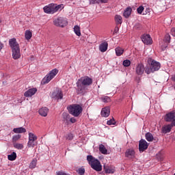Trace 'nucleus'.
<instances>
[{
    "label": "nucleus",
    "instance_id": "nucleus-48",
    "mask_svg": "<svg viewBox=\"0 0 175 175\" xmlns=\"http://www.w3.org/2000/svg\"><path fill=\"white\" fill-rule=\"evenodd\" d=\"M3 49V44L0 42V53L2 51Z\"/></svg>",
    "mask_w": 175,
    "mask_h": 175
},
{
    "label": "nucleus",
    "instance_id": "nucleus-4",
    "mask_svg": "<svg viewBox=\"0 0 175 175\" xmlns=\"http://www.w3.org/2000/svg\"><path fill=\"white\" fill-rule=\"evenodd\" d=\"M44 13H47V14H54V13H57V12H61L62 9H64V4H54L51 3L49 5H46L44 7Z\"/></svg>",
    "mask_w": 175,
    "mask_h": 175
},
{
    "label": "nucleus",
    "instance_id": "nucleus-24",
    "mask_svg": "<svg viewBox=\"0 0 175 175\" xmlns=\"http://www.w3.org/2000/svg\"><path fill=\"white\" fill-rule=\"evenodd\" d=\"M13 132H14V133H25V132H27V129L24 127H18L14 129Z\"/></svg>",
    "mask_w": 175,
    "mask_h": 175
},
{
    "label": "nucleus",
    "instance_id": "nucleus-2",
    "mask_svg": "<svg viewBox=\"0 0 175 175\" xmlns=\"http://www.w3.org/2000/svg\"><path fill=\"white\" fill-rule=\"evenodd\" d=\"M9 46L12 50L13 59H20L21 58V51L20 50V44L17 42L16 38L9 40Z\"/></svg>",
    "mask_w": 175,
    "mask_h": 175
},
{
    "label": "nucleus",
    "instance_id": "nucleus-34",
    "mask_svg": "<svg viewBox=\"0 0 175 175\" xmlns=\"http://www.w3.org/2000/svg\"><path fill=\"white\" fill-rule=\"evenodd\" d=\"M21 139V135L17 134L12 137V142L13 143H16V142H18Z\"/></svg>",
    "mask_w": 175,
    "mask_h": 175
},
{
    "label": "nucleus",
    "instance_id": "nucleus-39",
    "mask_svg": "<svg viewBox=\"0 0 175 175\" xmlns=\"http://www.w3.org/2000/svg\"><path fill=\"white\" fill-rule=\"evenodd\" d=\"M123 66L126 68H128V66H131V60L126 59L123 61Z\"/></svg>",
    "mask_w": 175,
    "mask_h": 175
},
{
    "label": "nucleus",
    "instance_id": "nucleus-26",
    "mask_svg": "<svg viewBox=\"0 0 175 175\" xmlns=\"http://www.w3.org/2000/svg\"><path fill=\"white\" fill-rule=\"evenodd\" d=\"M98 150L101 154H104V155H107V149H106V147H105V145L100 144Z\"/></svg>",
    "mask_w": 175,
    "mask_h": 175
},
{
    "label": "nucleus",
    "instance_id": "nucleus-25",
    "mask_svg": "<svg viewBox=\"0 0 175 175\" xmlns=\"http://www.w3.org/2000/svg\"><path fill=\"white\" fill-rule=\"evenodd\" d=\"M115 51H116V54L117 55V57H120L121 55H122V54H124V49L118 46L115 49Z\"/></svg>",
    "mask_w": 175,
    "mask_h": 175
},
{
    "label": "nucleus",
    "instance_id": "nucleus-46",
    "mask_svg": "<svg viewBox=\"0 0 175 175\" xmlns=\"http://www.w3.org/2000/svg\"><path fill=\"white\" fill-rule=\"evenodd\" d=\"M171 34L172 36H175V27L171 29Z\"/></svg>",
    "mask_w": 175,
    "mask_h": 175
},
{
    "label": "nucleus",
    "instance_id": "nucleus-13",
    "mask_svg": "<svg viewBox=\"0 0 175 175\" xmlns=\"http://www.w3.org/2000/svg\"><path fill=\"white\" fill-rule=\"evenodd\" d=\"M175 119V112H170L167 113L165 117L164 120L166 122H172Z\"/></svg>",
    "mask_w": 175,
    "mask_h": 175
},
{
    "label": "nucleus",
    "instance_id": "nucleus-41",
    "mask_svg": "<svg viewBox=\"0 0 175 175\" xmlns=\"http://www.w3.org/2000/svg\"><path fill=\"white\" fill-rule=\"evenodd\" d=\"M62 117L64 120H66V121H68L70 118V116L66 113H62Z\"/></svg>",
    "mask_w": 175,
    "mask_h": 175
},
{
    "label": "nucleus",
    "instance_id": "nucleus-16",
    "mask_svg": "<svg viewBox=\"0 0 175 175\" xmlns=\"http://www.w3.org/2000/svg\"><path fill=\"white\" fill-rule=\"evenodd\" d=\"M103 169H104L105 173H107L108 174H113V173H114V172H116V167H114L111 165L109 166V165H104Z\"/></svg>",
    "mask_w": 175,
    "mask_h": 175
},
{
    "label": "nucleus",
    "instance_id": "nucleus-1",
    "mask_svg": "<svg viewBox=\"0 0 175 175\" xmlns=\"http://www.w3.org/2000/svg\"><path fill=\"white\" fill-rule=\"evenodd\" d=\"M92 78L88 76L82 77L79 79L76 83L77 94L84 95L87 92V87L92 85Z\"/></svg>",
    "mask_w": 175,
    "mask_h": 175
},
{
    "label": "nucleus",
    "instance_id": "nucleus-23",
    "mask_svg": "<svg viewBox=\"0 0 175 175\" xmlns=\"http://www.w3.org/2000/svg\"><path fill=\"white\" fill-rule=\"evenodd\" d=\"M114 20L116 25L122 24V16L121 15H115Z\"/></svg>",
    "mask_w": 175,
    "mask_h": 175
},
{
    "label": "nucleus",
    "instance_id": "nucleus-21",
    "mask_svg": "<svg viewBox=\"0 0 175 175\" xmlns=\"http://www.w3.org/2000/svg\"><path fill=\"white\" fill-rule=\"evenodd\" d=\"M107 47H109V44H107V42H104L99 45V50L101 53H105L107 51Z\"/></svg>",
    "mask_w": 175,
    "mask_h": 175
},
{
    "label": "nucleus",
    "instance_id": "nucleus-14",
    "mask_svg": "<svg viewBox=\"0 0 175 175\" xmlns=\"http://www.w3.org/2000/svg\"><path fill=\"white\" fill-rule=\"evenodd\" d=\"M170 39H171L170 34L167 33L165 36V38H164V40H163L164 43H166V44H165V45L161 46V49L163 50V51H165V50H166L168 44L170 43Z\"/></svg>",
    "mask_w": 175,
    "mask_h": 175
},
{
    "label": "nucleus",
    "instance_id": "nucleus-20",
    "mask_svg": "<svg viewBox=\"0 0 175 175\" xmlns=\"http://www.w3.org/2000/svg\"><path fill=\"white\" fill-rule=\"evenodd\" d=\"M131 14H132V8L131 7H127L123 13V16L124 18H129L131 16Z\"/></svg>",
    "mask_w": 175,
    "mask_h": 175
},
{
    "label": "nucleus",
    "instance_id": "nucleus-31",
    "mask_svg": "<svg viewBox=\"0 0 175 175\" xmlns=\"http://www.w3.org/2000/svg\"><path fill=\"white\" fill-rule=\"evenodd\" d=\"M145 136L148 142H152L154 140V136L150 133H147Z\"/></svg>",
    "mask_w": 175,
    "mask_h": 175
},
{
    "label": "nucleus",
    "instance_id": "nucleus-30",
    "mask_svg": "<svg viewBox=\"0 0 175 175\" xmlns=\"http://www.w3.org/2000/svg\"><path fill=\"white\" fill-rule=\"evenodd\" d=\"M29 140L36 142L38 140V136L33 134V133H29Z\"/></svg>",
    "mask_w": 175,
    "mask_h": 175
},
{
    "label": "nucleus",
    "instance_id": "nucleus-9",
    "mask_svg": "<svg viewBox=\"0 0 175 175\" xmlns=\"http://www.w3.org/2000/svg\"><path fill=\"white\" fill-rule=\"evenodd\" d=\"M150 144H148L146 139H142L139 141V152H144L147 148H148V146Z\"/></svg>",
    "mask_w": 175,
    "mask_h": 175
},
{
    "label": "nucleus",
    "instance_id": "nucleus-51",
    "mask_svg": "<svg viewBox=\"0 0 175 175\" xmlns=\"http://www.w3.org/2000/svg\"><path fill=\"white\" fill-rule=\"evenodd\" d=\"M136 27L137 28H142V25H140V24H137Z\"/></svg>",
    "mask_w": 175,
    "mask_h": 175
},
{
    "label": "nucleus",
    "instance_id": "nucleus-50",
    "mask_svg": "<svg viewBox=\"0 0 175 175\" xmlns=\"http://www.w3.org/2000/svg\"><path fill=\"white\" fill-rule=\"evenodd\" d=\"M171 125H172V127L175 126V119H174V120H172Z\"/></svg>",
    "mask_w": 175,
    "mask_h": 175
},
{
    "label": "nucleus",
    "instance_id": "nucleus-53",
    "mask_svg": "<svg viewBox=\"0 0 175 175\" xmlns=\"http://www.w3.org/2000/svg\"><path fill=\"white\" fill-rule=\"evenodd\" d=\"M1 23H2V21H1V19H0V24H1Z\"/></svg>",
    "mask_w": 175,
    "mask_h": 175
},
{
    "label": "nucleus",
    "instance_id": "nucleus-12",
    "mask_svg": "<svg viewBox=\"0 0 175 175\" xmlns=\"http://www.w3.org/2000/svg\"><path fill=\"white\" fill-rule=\"evenodd\" d=\"M142 40L144 44H152V38L150 34H144L142 37Z\"/></svg>",
    "mask_w": 175,
    "mask_h": 175
},
{
    "label": "nucleus",
    "instance_id": "nucleus-44",
    "mask_svg": "<svg viewBox=\"0 0 175 175\" xmlns=\"http://www.w3.org/2000/svg\"><path fill=\"white\" fill-rule=\"evenodd\" d=\"M77 120H76V118H70V122L72 123V124H75V122H76Z\"/></svg>",
    "mask_w": 175,
    "mask_h": 175
},
{
    "label": "nucleus",
    "instance_id": "nucleus-32",
    "mask_svg": "<svg viewBox=\"0 0 175 175\" xmlns=\"http://www.w3.org/2000/svg\"><path fill=\"white\" fill-rule=\"evenodd\" d=\"M74 31H75V33H76L77 36H81V32L80 31V27H79L78 25L75 26Z\"/></svg>",
    "mask_w": 175,
    "mask_h": 175
},
{
    "label": "nucleus",
    "instance_id": "nucleus-10",
    "mask_svg": "<svg viewBox=\"0 0 175 175\" xmlns=\"http://www.w3.org/2000/svg\"><path fill=\"white\" fill-rule=\"evenodd\" d=\"M51 98L53 99H56L57 100H59L64 98V94L62 93V90L57 89L55 90L52 94Z\"/></svg>",
    "mask_w": 175,
    "mask_h": 175
},
{
    "label": "nucleus",
    "instance_id": "nucleus-45",
    "mask_svg": "<svg viewBox=\"0 0 175 175\" xmlns=\"http://www.w3.org/2000/svg\"><path fill=\"white\" fill-rule=\"evenodd\" d=\"M91 3H99L100 0H90Z\"/></svg>",
    "mask_w": 175,
    "mask_h": 175
},
{
    "label": "nucleus",
    "instance_id": "nucleus-49",
    "mask_svg": "<svg viewBox=\"0 0 175 175\" xmlns=\"http://www.w3.org/2000/svg\"><path fill=\"white\" fill-rule=\"evenodd\" d=\"M171 80H172V81H175V74L172 76Z\"/></svg>",
    "mask_w": 175,
    "mask_h": 175
},
{
    "label": "nucleus",
    "instance_id": "nucleus-11",
    "mask_svg": "<svg viewBox=\"0 0 175 175\" xmlns=\"http://www.w3.org/2000/svg\"><path fill=\"white\" fill-rule=\"evenodd\" d=\"M144 70H146V68H144V64L140 63L137 65L135 68V72L136 74L138 75V76H142V75L144 73Z\"/></svg>",
    "mask_w": 175,
    "mask_h": 175
},
{
    "label": "nucleus",
    "instance_id": "nucleus-19",
    "mask_svg": "<svg viewBox=\"0 0 175 175\" xmlns=\"http://www.w3.org/2000/svg\"><path fill=\"white\" fill-rule=\"evenodd\" d=\"M38 113L40 116H42V117H47V114H49V109L47 107H42L39 109Z\"/></svg>",
    "mask_w": 175,
    "mask_h": 175
},
{
    "label": "nucleus",
    "instance_id": "nucleus-5",
    "mask_svg": "<svg viewBox=\"0 0 175 175\" xmlns=\"http://www.w3.org/2000/svg\"><path fill=\"white\" fill-rule=\"evenodd\" d=\"M68 110L74 117H79L83 113V107L79 104H72L68 107Z\"/></svg>",
    "mask_w": 175,
    "mask_h": 175
},
{
    "label": "nucleus",
    "instance_id": "nucleus-22",
    "mask_svg": "<svg viewBox=\"0 0 175 175\" xmlns=\"http://www.w3.org/2000/svg\"><path fill=\"white\" fill-rule=\"evenodd\" d=\"M101 116L102 117H109V116H110V108H103L101 110Z\"/></svg>",
    "mask_w": 175,
    "mask_h": 175
},
{
    "label": "nucleus",
    "instance_id": "nucleus-37",
    "mask_svg": "<svg viewBox=\"0 0 175 175\" xmlns=\"http://www.w3.org/2000/svg\"><path fill=\"white\" fill-rule=\"evenodd\" d=\"M77 173H78L79 175H84V173H85V169L83 167L79 168L77 170Z\"/></svg>",
    "mask_w": 175,
    "mask_h": 175
},
{
    "label": "nucleus",
    "instance_id": "nucleus-43",
    "mask_svg": "<svg viewBox=\"0 0 175 175\" xmlns=\"http://www.w3.org/2000/svg\"><path fill=\"white\" fill-rule=\"evenodd\" d=\"M73 135L72 133H68L66 137V140H73Z\"/></svg>",
    "mask_w": 175,
    "mask_h": 175
},
{
    "label": "nucleus",
    "instance_id": "nucleus-33",
    "mask_svg": "<svg viewBox=\"0 0 175 175\" xmlns=\"http://www.w3.org/2000/svg\"><path fill=\"white\" fill-rule=\"evenodd\" d=\"M102 102H104V103H107L109 102H111V99L110 98V97L107 96H104L103 97L100 98Z\"/></svg>",
    "mask_w": 175,
    "mask_h": 175
},
{
    "label": "nucleus",
    "instance_id": "nucleus-40",
    "mask_svg": "<svg viewBox=\"0 0 175 175\" xmlns=\"http://www.w3.org/2000/svg\"><path fill=\"white\" fill-rule=\"evenodd\" d=\"M107 125H116V120L113 118L107 122Z\"/></svg>",
    "mask_w": 175,
    "mask_h": 175
},
{
    "label": "nucleus",
    "instance_id": "nucleus-6",
    "mask_svg": "<svg viewBox=\"0 0 175 175\" xmlns=\"http://www.w3.org/2000/svg\"><path fill=\"white\" fill-rule=\"evenodd\" d=\"M58 75V70L57 68H54L49 72L48 75H46L42 79L43 84H49L51 80H53L55 76Z\"/></svg>",
    "mask_w": 175,
    "mask_h": 175
},
{
    "label": "nucleus",
    "instance_id": "nucleus-3",
    "mask_svg": "<svg viewBox=\"0 0 175 175\" xmlns=\"http://www.w3.org/2000/svg\"><path fill=\"white\" fill-rule=\"evenodd\" d=\"M87 161L93 170H95L96 172H102V164L98 159H96L92 155H88Z\"/></svg>",
    "mask_w": 175,
    "mask_h": 175
},
{
    "label": "nucleus",
    "instance_id": "nucleus-52",
    "mask_svg": "<svg viewBox=\"0 0 175 175\" xmlns=\"http://www.w3.org/2000/svg\"><path fill=\"white\" fill-rule=\"evenodd\" d=\"M103 2L104 3H106L107 2V0H100V1Z\"/></svg>",
    "mask_w": 175,
    "mask_h": 175
},
{
    "label": "nucleus",
    "instance_id": "nucleus-35",
    "mask_svg": "<svg viewBox=\"0 0 175 175\" xmlns=\"http://www.w3.org/2000/svg\"><path fill=\"white\" fill-rule=\"evenodd\" d=\"M14 147L17 150H23V148H24V145L23 144L16 143L14 144Z\"/></svg>",
    "mask_w": 175,
    "mask_h": 175
},
{
    "label": "nucleus",
    "instance_id": "nucleus-18",
    "mask_svg": "<svg viewBox=\"0 0 175 175\" xmlns=\"http://www.w3.org/2000/svg\"><path fill=\"white\" fill-rule=\"evenodd\" d=\"M172 128H173V125L172 124H167L165 126H163L161 129L162 133H169L172 131Z\"/></svg>",
    "mask_w": 175,
    "mask_h": 175
},
{
    "label": "nucleus",
    "instance_id": "nucleus-29",
    "mask_svg": "<svg viewBox=\"0 0 175 175\" xmlns=\"http://www.w3.org/2000/svg\"><path fill=\"white\" fill-rule=\"evenodd\" d=\"M37 163H38V160L36 159H33L29 164V168L35 169L36 167Z\"/></svg>",
    "mask_w": 175,
    "mask_h": 175
},
{
    "label": "nucleus",
    "instance_id": "nucleus-8",
    "mask_svg": "<svg viewBox=\"0 0 175 175\" xmlns=\"http://www.w3.org/2000/svg\"><path fill=\"white\" fill-rule=\"evenodd\" d=\"M148 62L150 65L152 72H157V70H159V69H161V64L152 58H149L148 59Z\"/></svg>",
    "mask_w": 175,
    "mask_h": 175
},
{
    "label": "nucleus",
    "instance_id": "nucleus-15",
    "mask_svg": "<svg viewBox=\"0 0 175 175\" xmlns=\"http://www.w3.org/2000/svg\"><path fill=\"white\" fill-rule=\"evenodd\" d=\"M36 92H38V89H36V88L29 89L27 91H26L24 93V96L26 98H29L31 96H33V95H35V94H36Z\"/></svg>",
    "mask_w": 175,
    "mask_h": 175
},
{
    "label": "nucleus",
    "instance_id": "nucleus-27",
    "mask_svg": "<svg viewBox=\"0 0 175 175\" xmlns=\"http://www.w3.org/2000/svg\"><path fill=\"white\" fill-rule=\"evenodd\" d=\"M9 161H16L17 158V154L15 152H13L11 154L8 155Z\"/></svg>",
    "mask_w": 175,
    "mask_h": 175
},
{
    "label": "nucleus",
    "instance_id": "nucleus-42",
    "mask_svg": "<svg viewBox=\"0 0 175 175\" xmlns=\"http://www.w3.org/2000/svg\"><path fill=\"white\" fill-rule=\"evenodd\" d=\"M143 10H144V7L143 6H139L137 9V12L139 14H142V13H143Z\"/></svg>",
    "mask_w": 175,
    "mask_h": 175
},
{
    "label": "nucleus",
    "instance_id": "nucleus-17",
    "mask_svg": "<svg viewBox=\"0 0 175 175\" xmlns=\"http://www.w3.org/2000/svg\"><path fill=\"white\" fill-rule=\"evenodd\" d=\"M135 150L130 148L127 149L125 152V157L126 158H135Z\"/></svg>",
    "mask_w": 175,
    "mask_h": 175
},
{
    "label": "nucleus",
    "instance_id": "nucleus-28",
    "mask_svg": "<svg viewBox=\"0 0 175 175\" xmlns=\"http://www.w3.org/2000/svg\"><path fill=\"white\" fill-rule=\"evenodd\" d=\"M25 38L27 40H29L32 38V31L29 30H26L25 33Z\"/></svg>",
    "mask_w": 175,
    "mask_h": 175
},
{
    "label": "nucleus",
    "instance_id": "nucleus-47",
    "mask_svg": "<svg viewBox=\"0 0 175 175\" xmlns=\"http://www.w3.org/2000/svg\"><path fill=\"white\" fill-rule=\"evenodd\" d=\"M118 31H120V28L118 26H116L115 27L114 32H116V33H117V32H118Z\"/></svg>",
    "mask_w": 175,
    "mask_h": 175
},
{
    "label": "nucleus",
    "instance_id": "nucleus-7",
    "mask_svg": "<svg viewBox=\"0 0 175 175\" xmlns=\"http://www.w3.org/2000/svg\"><path fill=\"white\" fill-rule=\"evenodd\" d=\"M53 24L55 27H61L64 28V27H66L68 25V21L65 18L59 17L53 20Z\"/></svg>",
    "mask_w": 175,
    "mask_h": 175
},
{
    "label": "nucleus",
    "instance_id": "nucleus-38",
    "mask_svg": "<svg viewBox=\"0 0 175 175\" xmlns=\"http://www.w3.org/2000/svg\"><path fill=\"white\" fill-rule=\"evenodd\" d=\"M144 72L147 74V75H150V73H154V71H152V69L151 68V66L149 68V67H146L145 68V70Z\"/></svg>",
    "mask_w": 175,
    "mask_h": 175
},
{
    "label": "nucleus",
    "instance_id": "nucleus-36",
    "mask_svg": "<svg viewBox=\"0 0 175 175\" xmlns=\"http://www.w3.org/2000/svg\"><path fill=\"white\" fill-rule=\"evenodd\" d=\"M27 147L29 148H33V147H35V141L29 139V141L27 142Z\"/></svg>",
    "mask_w": 175,
    "mask_h": 175
}]
</instances>
